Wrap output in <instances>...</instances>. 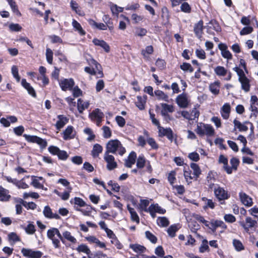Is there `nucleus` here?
Instances as JSON below:
<instances>
[{"label":"nucleus","mask_w":258,"mask_h":258,"mask_svg":"<svg viewBox=\"0 0 258 258\" xmlns=\"http://www.w3.org/2000/svg\"><path fill=\"white\" fill-rule=\"evenodd\" d=\"M211 228L213 232H215L217 228L220 227L223 230H226L227 228V226L226 224L222 220H213L211 222Z\"/></svg>","instance_id":"18"},{"label":"nucleus","mask_w":258,"mask_h":258,"mask_svg":"<svg viewBox=\"0 0 258 258\" xmlns=\"http://www.w3.org/2000/svg\"><path fill=\"white\" fill-rule=\"evenodd\" d=\"M177 114H178V115L176 116V118H179L180 116V115H181L182 117H183L184 118H185L188 120H191V117L190 115V112H188L186 110H183L181 111L178 112Z\"/></svg>","instance_id":"56"},{"label":"nucleus","mask_w":258,"mask_h":258,"mask_svg":"<svg viewBox=\"0 0 258 258\" xmlns=\"http://www.w3.org/2000/svg\"><path fill=\"white\" fill-rule=\"evenodd\" d=\"M103 130V136L104 138L108 139L111 137V131L110 128L107 126H104L102 127Z\"/></svg>","instance_id":"60"},{"label":"nucleus","mask_w":258,"mask_h":258,"mask_svg":"<svg viewBox=\"0 0 258 258\" xmlns=\"http://www.w3.org/2000/svg\"><path fill=\"white\" fill-rule=\"evenodd\" d=\"M48 151L53 155H57L58 159L61 160H66L68 159L69 155L66 151L60 150L57 147L50 146L49 147Z\"/></svg>","instance_id":"6"},{"label":"nucleus","mask_w":258,"mask_h":258,"mask_svg":"<svg viewBox=\"0 0 258 258\" xmlns=\"http://www.w3.org/2000/svg\"><path fill=\"white\" fill-rule=\"evenodd\" d=\"M218 48L221 51L222 56L227 59H231L232 55L230 52L228 50L227 46L224 43H219L218 44Z\"/></svg>","instance_id":"20"},{"label":"nucleus","mask_w":258,"mask_h":258,"mask_svg":"<svg viewBox=\"0 0 258 258\" xmlns=\"http://www.w3.org/2000/svg\"><path fill=\"white\" fill-rule=\"evenodd\" d=\"M93 208L91 206H88L86 209L77 208L76 210L81 212L84 216H89L90 215Z\"/></svg>","instance_id":"51"},{"label":"nucleus","mask_w":258,"mask_h":258,"mask_svg":"<svg viewBox=\"0 0 258 258\" xmlns=\"http://www.w3.org/2000/svg\"><path fill=\"white\" fill-rule=\"evenodd\" d=\"M127 208L131 214L132 221L139 223L140 219L135 209L133 208H131L129 205H127Z\"/></svg>","instance_id":"40"},{"label":"nucleus","mask_w":258,"mask_h":258,"mask_svg":"<svg viewBox=\"0 0 258 258\" xmlns=\"http://www.w3.org/2000/svg\"><path fill=\"white\" fill-rule=\"evenodd\" d=\"M43 214L44 217L48 219H55L58 220L60 219V217L56 213H53L51 209L49 206H46L44 207Z\"/></svg>","instance_id":"16"},{"label":"nucleus","mask_w":258,"mask_h":258,"mask_svg":"<svg viewBox=\"0 0 258 258\" xmlns=\"http://www.w3.org/2000/svg\"><path fill=\"white\" fill-rule=\"evenodd\" d=\"M154 94L159 100L169 102V96L161 90H158L154 91Z\"/></svg>","instance_id":"34"},{"label":"nucleus","mask_w":258,"mask_h":258,"mask_svg":"<svg viewBox=\"0 0 258 258\" xmlns=\"http://www.w3.org/2000/svg\"><path fill=\"white\" fill-rule=\"evenodd\" d=\"M93 43L94 45L100 46L103 48L106 52L108 53L110 51L109 45L103 40L95 38L93 40Z\"/></svg>","instance_id":"23"},{"label":"nucleus","mask_w":258,"mask_h":258,"mask_svg":"<svg viewBox=\"0 0 258 258\" xmlns=\"http://www.w3.org/2000/svg\"><path fill=\"white\" fill-rule=\"evenodd\" d=\"M76 250L79 252H83L86 253L87 255L88 258H92L91 250L86 245L84 244H80L77 247Z\"/></svg>","instance_id":"30"},{"label":"nucleus","mask_w":258,"mask_h":258,"mask_svg":"<svg viewBox=\"0 0 258 258\" xmlns=\"http://www.w3.org/2000/svg\"><path fill=\"white\" fill-rule=\"evenodd\" d=\"M184 177L188 184L191 182V180L192 179L195 178L194 175L193 176H191V171L189 169H188L187 170H184Z\"/></svg>","instance_id":"50"},{"label":"nucleus","mask_w":258,"mask_h":258,"mask_svg":"<svg viewBox=\"0 0 258 258\" xmlns=\"http://www.w3.org/2000/svg\"><path fill=\"white\" fill-rule=\"evenodd\" d=\"M203 24V21L202 20H200L198 23L196 24L194 26V32L199 38H201L202 36Z\"/></svg>","instance_id":"28"},{"label":"nucleus","mask_w":258,"mask_h":258,"mask_svg":"<svg viewBox=\"0 0 258 258\" xmlns=\"http://www.w3.org/2000/svg\"><path fill=\"white\" fill-rule=\"evenodd\" d=\"M46 57L48 63L51 64L53 61V52L49 48H47L46 50Z\"/></svg>","instance_id":"58"},{"label":"nucleus","mask_w":258,"mask_h":258,"mask_svg":"<svg viewBox=\"0 0 258 258\" xmlns=\"http://www.w3.org/2000/svg\"><path fill=\"white\" fill-rule=\"evenodd\" d=\"M214 195L221 204H224V201L228 199L230 197L228 191L219 185H216L214 188Z\"/></svg>","instance_id":"4"},{"label":"nucleus","mask_w":258,"mask_h":258,"mask_svg":"<svg viewBox=\"0 0 258 258\" xmlns=\"http://www.w3.org/2000/svg\"><path fill=\"white\" fill-rule=\"evenodd\" d=\"M8 237L9 241L12 242L13 243L20 241L19 236L15 232L10 233L8 234Z\"/></svg>","instance_id":"48"},{"label":"nucleus","mask_w":258,"mask_h":258,"mask_svg":"<svg viewBox=\"0 0 258 258\" xmlns=\"http://www.w3.org/2000/svg\"><path fill=\"white\" fill-rule=\"evenodd\" d=\"M179 228L176 225H171L167 229V231L169 236L174 237L175 236L176 232L178 231Z\"/></svg>","instance_id":"47"},{"label":"nucleus","mask_w":258,"mask_h":258,"mask_svg":"<svg viewBox=\"0 0 258 258\" xmlns=\"http://www.w3.org/2000/svg\"><path fill=\"white\" fill-rule=\"evenodd\" d=\"M21 252L24 256L28 258H40L42 255V252L40 251H34L30 249L23 248Z\"/></svg>","instance_id":"13"},{"label":"nucleus","mask_w":258,"mask_h":258,"mask_svg":"<svg viewBox=\"0 0 258 258\" xmlns=\"http://www.w3.org/2000/svg\"><path fill=\"white\" fill-rule=\"evenodd\" d=\"M137 158L136 153L133 151L128 155L127 159L125 160V166L128 168H131L135 164Z\"/></svg>","instance_id":"29"},{"label":"nucleus","mask_w":258,"mask_h":258,"mask_svg":"<svg viewBox=\"0 0 258 258\" xmlns=\"http://www.w3.org/2000/svg\"><path fill=\"white\" fill-rule=\"evenodd\" d=\"M59 84L61 90L66 91L72 90L75 85V82L73 79H63L59 81Z\"/></svg>","instance_id":"12"},{"label":"nucleus","mask_w":258,"mask_h":258,"mask_svg":"<svg viewBox=\"0 0 258 258\" xmlns=\"http://www.w3.org/2000/svg\"><path fill=\"white\" fill-rule=\"evenodd\" d=\"M72 187H68L67 191H64L63 192H59L57 190L55 189L54 192L59 197L61 200L66 201L70 198V194L72 191Z\"/></svg>","instance_id":"31"},{"label":"nucleus","mask_w":258,"mask_h":258,"mask_svg":"<svg viewBox=\"0 0 258 258\" xmlns=\"http://www.w3.org/2000/svg\"><path fill=\"white\" fill-rule=\"evenodd\" d=\"M195 132L200 137L205 136V123L203 122L198 123Z\"/></svg>","instance_id":"43"},{"label":"nucleus","mask_w":258,"mask_h":258,"mask_svg":"<svg viewBox=\"0 0 258 258\" xmlns=\"http://www.w3.org/2000/svg\"><path fill=\"white\" fill-rule=\"evenodd\" d=\"M104 114L103 112L99 108H96L93 110L89 114V117L92 121L95 123L98 126H100L103 121Z\"/></svg>","instance_id":"5"},{"label":"nucleus","mask_w":258,"mask_h":258,"mask_svg":"<svg viewBox=\"0 0 258 258\" xmlns=\"http://www.w3.org/2000/svg\"><path fill=\"white\" fill-rule=\"evenodd\" d=\"M238 223L247 233L250 229L255 228L257 225L256 221L252 219L250 217H246L245 222L243 221H240Z\"/></svg>","instance_id":"7"},{"label":"nucleus","mask_w":258,"mask_h":258,"mask_svg":"<svg viewBox=\"0 0 258 258\" xmlns=\"http://www.w3.org/2000/svg\"><path fill=\"white\" fill-rule=\"evenodd\" d=\"M9 191L4 187H0V201L7 202L9 201L11 196L9 194Z\"/></svg>","instance_id":"32"},{"label":"nucleus","mask_w":258,"mask_h":258,"mask_svg":"<svg viewBox=\"0 0 258 258\" xmlns=\"http://www.w3.org/2000/svg\"><path fill=\"white\" fill-rule=\"evenodd\" d=\"M219 163L223 164V168L227 173H232V168H230L228 164V159L223 155H220L219 157Z\"/></svg>","instance_id":"25"},{"label":"nucleus","mask_w":258,"mask_h":258,"mask_svg":"<svg viewBox=\"0 0 258 258\" xmlns=\"http://www.w3.org/2000/svg\"><path fill=\"white\" fill-rule=\"evenodd\" d=\"M103 158L107 163L106 168L108 170H112L117 167V164L113 155L104 153Z\"/></svg>","instance_id":"8"},{"label":"nucleus","mask_w":258,"mask_h":258,"mask_svg":"<svg viewBox=\"0 0 258 258\" xmlns=\"http://www.w3.org/2000/svg\"><path fill=\"white\" fill-rule=\"evenodd\" d=\"M60 241L63 244H65L67 241L73 244L77 243V241L76 238L69 231H64L61 234Z\"/></svg>","instance_id":"14"},{"label":"nucleus","mask_w":258,"mask_h":258,"mask_svg":"<svg viewBox=\"0 0 258 258\" xmlns=\"http://www.w3.org/2000/svg\"><path fill=\"white\" fill-rule=\"evenodd\" d=\"M202 201L205 202V206L203 207L205 210L208 208L211 209H213L215 208V204L212 200L204 197L202 198Z\"/></svg>","instance_id":"44"},{"label":"nucleus","mask_w":258,"mask_h":258,"mask_svg":"<svg viewBox=\"0 0 258 258\" xmlns=\"http://www.w3.org/2000/svg\"><path fill=\"white\" fill-rule=\"evenodd\" d=\"M21 203L23 204V206L27 209L34 210L36 208V204L34 202H29L24 201L23 200H21Z\"/></svg>","instance_id":"55"},{"label":"nucleus","mask_w":258,"mask_h":258,"mask_svg":"<svg viewBox=\"0 0 258 258\" xmlns=\"http://www.w3.org/2000/svg\"><path fill=\"white\" fill-rule=\"evenodd\" d=\"M180 68L183 71H188L190 73H191L194 71V69L192 68L191 64L187 62H183L182 64L180 65Z\"/></svg>","instance_id":"59"},{"label":"nucleus","mask_w":258,"mask_h":258,"mask_svg":"<svg viewBox=\"0 0 258 258\" xmlns=\"http://www.w3.org/2000/svg\"><path fill=\"white\" fill-rule=\"evenodd\" d=\"M158 129L159 137H163L165 136L171 142L173 141V133L171 128H164L161 126H159Z\"/></svg>","instance_id":"10"},{"label":"nucleus","mask_w":258,"mask_h":258,"mask_svg":"<svg viewBox=\"0 0 258 258\" xmlns=\"http://www.w3.org/2000/svg\"><path fill=\"white\" fill-rule=\"evenodd\" d=\"M62 138L65 141L73 139L76 135V132L72 125H69L62 132Z\"/></svg>","instance_id":"11"},{"label":"nucleus","mask_w":258,"mask_h":258,"mask_svg":"<svg viewBox=\"0 0 258 258\" xmlns=\"http://www.w3.org/2000/svg\"><path fill=\"white\" fill-rule=\"evenodd\" d=\"M180 10L185 13H190L191 11V8L187 2H184L180 6Z\"/></svg>","instance_id":"52"},{"label":"nucleus","mask_w":258,"mask_h":258,"mask_svg":"<svg viewBox=\"0 0 258 258\" xmlns=\"http://www.w3.org/2000/svg\"><path fill=\"white\" fill-rule=\"evenodd\" d=\"M232 244L235 250L237 251H240L244 249V245L239 240L234 239Z\"/></svg>","instance_id":"46"},{"label":"nucleus","mask_w":258,"mask_h":258,"mask_svg":"<svg viewBox=\"0 0 258 258\" xmlns=\"http://www.w3.org/2000/svg\"><path fill=\"white\" fill-rule=\"evenodd\" d=\"M72 26L75 31H78L79 34L81 36H84L85 35L86 32L83 29L80 24L77 22L76 20L73 19L72 21Z\"/></svg>","instance_id":"35"},{"label":"nucleus","mask_w":258,"mask_h":258,"mask_svg":"<svg viewBox=\"0 0 258 258\" xmlns=\"http://www.w3.org/2000/svg\"><path fill=\"white\" fill-rule=\"evenodd\" d=\"M130 247L135 252L139 253L144 252L146 249L145 247L138 244H130Z\"/></svg>","instance_id":"38"},{"label":"nucleus","mask_w":258,"mask_h":258,"mask_svg":"<svg viewBox=\"0 0 258 258\" xmlns=\"http://www.w3.org/2000/svg\"><path fill=\"white\" fill-rule=\"evenodd\" d=\"M233 123L235 127L234 130H235V128L236 127L240 132H246L248 128L246 125H245V124H249L251 126L250 130L251 132H253V126L249 121H245L244 123H242L241 122L235 119L233 121Z\"/></svg>","instance_id":"15"},{"label":"nucleus","mask_w":258,"mask_h":258,"mask_svg":"<svg viewBox=\"0 0 258 258\" xmlns=\"http://www.w3.org/2000/svg\"><path fill=\"white\" fill-rule=\"evenodd\" d=\"M220 82L216 81L209 85L210 92L215 95H217L220 92Z\"/></svg>","instance_id":"27"},{"label":"nucleus","mask_w":258,"mask_h":258,"mask_svg":"<svg viewBox=\"0 0 258 258\" xmlns=\"http://www.w3.org/2000/svg\"><path fill=\"white\" fill-rule=\"evenodd\" d=\"M57 118L58 120L55 126L57 130L60 131L69 122V119L64 115H58Z\"/></svg>","instance_id":"19"},{"label":"nucleus","mask_w":258,"mask_h":258,"mask_svg":"<svg viewBox=\"0 0 258 258\" xmlns=\"http://www.w3.org/2000/svg\"><path fill=\"white\" fill-rule=\"evenodd\" d=\"M125 152V148L122 146L121 142L117 139L111 140L106 144L105 153L118 154L122 156Z\"/></svg>","instance_id":"1"},{"label":"nucleus","mask_w":258,"mask_h":258,"mask_svg":"<svg viewBox=\"0 0 258 258\" xmlns=\"http://www.w3.org/2000/svg\"><path fill=\"white\" fill-rule=\"evenodd\" d=\"M233 70L236 72L238 76V81L241 83V89L245 92L250 90V81L245 76L244 71L239 68L236 67Z\"/></svg>","instance_id":"2"},{"label":"nucleus","mask_w":258,"mask_h":258,"mask_svg":"<svg viewBox=\"0 0 258 258\" xmlns=\"http://www.w3.org/2000/svg\"><path fill=\"white\" fill-rule=\"evenodd\" d=\"M26 232L28 234H33L35 231V226L32 223H29L25 228Z\"/></svg>","instance_id":"61"},{"label":"nucleus","mask_w":258,"mask_h":258,"mask_svg":"<svg viewBox=\"0 0 258 258\" xmlns=\"http://www.w3.org/2000/svg\"><path fill=\"white\" fill-rule=\"evenodd\" d=\"M157 223L160 227H165L169 225V221L165 217H159L157 219Z\"/></svg>","instance_id":"42"},{"label":"nucleus","mask_w":258,"mask_h":258,"mask_svg":"<svg viewBox=\"0 0 258 258\" xmlns=\"http://www.w3.org/2000/svg\"><path fill=\"white\" fill-rule=\"evenodd\" d=\"M215 134V130L213 127L209 124L205 123V135L208 137L213 136Z\"/></svg>","instance_id":"45"},{"label":"nucleus","mask_w":258,"mask_h":258,"mask_svg":"<svg viewBox=\"0 0 258 258\" xmlns=\"http://www.w3.org/2000/svg\"><path fill=\"white\" fill-rule=\"evenodd\" d=\"M73 200H74V203L75 205H77L81 207H85L86 205L85 201L80 198L75 197L74 199H72L70 201L71 203H73Z\"/></svg>","instance_id":"54"},{"label":"nucleus","mask_w":258,"mask_h":258,"mask_svg":"<svg viewBox=\"0 0 258 258\" xmlns=\"http://www.w3.org/2000/svg\"><path fill=\"white\" fill-rule=\"evenodd\" d=\"M150 207L156 212L159 214H163L166 212V210L162 208L158 204H151Z\"/></svg>","instance_id":"53"},{"label":"nucleus","mask_w":258,"mask_h":258,"mask_svg":"<svg viewBox=\"0 0 258 258\" xmlns=\"http://www.w3.org/2000/svg\"><path fill=\"white\" fill-rule=\"evenodd\" d=\"M147 99V96L146 95L142 96H138L137 97V101L135 102L136 107L141 110H144L145 108Z\"/></svg>","instance_id":"22"},{"label":"nucleus","mask_w":258,"mask_h":258,"mask_svg":"<svg viewBox=\"0 0 258 258\" xmlns=\"http://www.w3.org/2000/svg\"><path fill=\"white\" fill-rule=\"evenodd\" d=\"M47 236L52 241L55 248H60L61 233L57 228L53 227L48 229L47 232Z\"/></svg>","instance_id":"3"},{"label":"nucleus","mask_w":258,"mask_h":258,"mask_svg":"<svg viewBox=\"0 0 258 258\" xmlns=\"http://www.w3.org/2000/svg\"><path fill=\"white\" fill-rule=\"evenodd\" d=\"M214 72L218 76H225L227 74L228 71L224 67L217 66L214 69Z\"/></svg>","instance_id":"39"},{"label":"nucleus","mask_w":258,"mask_h":258,"mask_svg":"<svg viewBox=\"0 0 258 258\" xmlns=\"http://www.w3.org/2000/svg\"><path fill=\"white\" fill-rule=\"evenodd\" d=\"M146 237L149 239L152 243H155L157 242V237L153 235L151 232L147 231L145 232Z\"/></svg>","instance_id":"63"},{"label":"nucleus","mask_w":258,"mask_h":258,"mask_svg":"<svg viewBox=\"0 0 258 258\" xmlns=\"http://www.w3.org/2000/svg\"><path fill=\"white\" fill-rule=\"evenodd\" d=\"M188 227L193 232H196L200 228V225L196 221H191L189 222Z\"/></svg>","instance_id":"49"},{"label":"nucleus","mask_w":258,"mask_h":258,"mask_svg":"<svg viewBox=\"0 0 258 258\" xmlns=\"http://www.w3.org/2000/svg\"><path fill=\"white\" fill-rule=\"evenodd\" d=\"M102 20L105 23V25L109 29L110 31H112L114 29V26L113 24L112 19L107 15H105L102 17Z\"/></svg>","instance_id":"37"},{"label":"nucleus","mask_w":258,"mask_h":258,"mask_svg":"<svg viewBox=\"0 0 258 258\" xmlns=\"http://www.w3.org/2000/svg\"><path fill=\"white\" fill-rule=\"evenodd\" d=\"M239 197L241 202L246 207H251L252 204V199L247 194L243 191L239 193Z\"/></svg>","instance_id":"17"},{"label":"nucleus","mask_w":258,"mask_h":258,"mask_svg":"<svg viewBox=\"0 0 258 258\" xmlns=\"http://www.w3.org/2000/svg\"><path fill=\"white\" fill-rule=\"evenodd\" d=\"M70 5L73 11H75L77 14L81 15V11L79 9V5L76 2L71 1Z\"/></svg>","instance_id":"62"},{"label":"nucleus","mask_w":258,"mask_h":258,"mask_svg":"<svg viewBox=\"0 0 258 258\" xmlns=\"http://www.w3.org/2000/svg\"><path fill=\"white\" fill-rule=\"evenodd\" d=\"M190 167L192 169V170H193V175H194V177H195L196 180H197L201 173V170L199 165L196 163H191Z\"/></svg>","instance_id":"41"},{"label":"nucleus","mask_w":258,"mask_h":258,"mask_svg":"<svg viewBox=\"0 0 258 258\" xmlns=\"http://www.w3.org/2000/svg\"><path fill=\"white\" fill-rule=\"evenodd\" d=\"M90 105L89 101H85L80 98L77 101V108L80 113H82L85 109H87Z\"/></svg>","instance_id":"26"},{"label":"nucleus","mask_w":258,"mask_h":258,"mask_svg":"<svg viewBox=\"0 0 258 258\" xmlns=\"http://www.w3.org/2000/svg\"><path fill=\"white\" fill-rule=\"evenodd\" d=\"M146 160L143 155H140L137 159V166L139 168H142L144 167Z\"/></svg>","instance_id":"57"},{"label":"nucleus","mask_w":258,"mask_h":258,"mask_svg":"<svg viewBox=\"0 0 258 258\" xmlns=\"http://www.w3.org/2000/svg\"><path fill=\"white\" fill-rule=\"evenodd\" d=\"M161 106L162 107L161 113L164 116L169 117L168 113H172L174 111V107L172 105L162 103H161Z\"/></svg>","instance_id":"21"},{"label":"nucleus","mask_w":258,"mask_h":258,"mask_svg":"<svg viewBox=\"0 0 258 258\" xmlns=\"http://www.w3.org/2000/svg\"><path fill=\"white\" fill-rule=\"evenodd\" d=\"M231 107L229 103H225L221 108L220 113L222 117L225 119H227L230 115Z\"/></svg>","instance_id":"24"},{"label":"nucleus","mask_w":258,"mask_h":258,"mask_svg":"<svg viewBox=\"0 0 258 258\" xmlns=\"http://www.w3.org/2000/svg\"><path fill=\"white\" fill-rule=\"evenodd\" d=\"M175 101L179 107L183 108L187 107L189 103V100L185 93H182L178 95Z\"/></svg>","instance_id":"9"},{"label":"nucleus","mask_w":258,"mask_h":258,"mask_svg":"<svg viewBox=\"0 0 258 258\" xmlns=\"http://www.w3.org/2000/svg\"><path fill=\"white\" fill-rule=\"evenodd\" d=\"M102 151V147L98 144H96L93 146V149L91 151V155L94 158L98 157L99 154L101 153Z\"/></svg>","instance_id":"36"},{"label":"nucleus","mask_w":258,"mask_h":258,"mask_svg":"<svg viewBox=\"0 0 258 258\" xmlns=\"http://www.w3.org/2000/svg\"><path fill=\"white\" fill-rule=\"evenodd\" d=\"M89 64L93 65L95 67V69L97 71H98L97 73V77L98 78H102L103 76V73L102 70H100L101 69V65L95 59H91L89 60Z\"/></svg>","instance_id":"33"},{"label":"nucleus","mask_w":258,"mask_h":258,"mask_svg":"<svg viewBox=\"0 0 258 258\" xmlns=\"http://www.w3.org/2000/svg\"><path fill=\"white\" fill-rule=\"evenodd\" d=\"M224 220L227 223H233L236 221V218L232 214H225L224 216Z\"/></svg>","instance_id":"64"}]
</instances>
